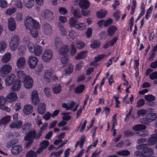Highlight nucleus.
Returning <instances> with one entry per match:
<instances>
[{"mask_svg":"<svg viewBox=\"0 0 157 157\" xmlns=\"http://www.w3.org/2000/svg\"><path fill=\"white\" fill-rule=\"evenodd\" d=\"M15 6L17 9H22L23 7L22 2L19 0H17L16 2Z\"/></svg>","mask_w":157,"mask_h":157,"instance_id":"55","label":"nucleus"},{"mask_svg":"<svg viewBox=\"0 0 157 157\" xmlns=\"http://www.w3.org/2000/svg\"><path fill=\"white\" fill-rule=\"evenodd\" d=\"M157 142V132L151 135L148 140V143L149 145L155 144Z\"/></svg>","mask_w":157,"mask_h":157,"instance_id":"25","label":"nucleus"},{"mask_svg":"<svg viewBox=\"0 0 157 157\" xmlns=\"http://www.w3.org/2000/svg\"><path fill=\"white\" fill-rule=\"evenodd\" d=\"M116 153L120 155L127 156L130 153V152L127 150H123L116 152Z\"/></svg>","mask_w":157,"mask_h":157,"instance_id":"43","label":"nucleus"},{"mask_svg":"<svg viewBox=\"0 0 157 157\" xmlns=\"http://www.w3.org/2000/svg\"><path fill=\"white\" fill-rule=\"evenodd\" d=\"M48 126V124L47 123H44L41 127L40 131L37 134H36V136H35L36 137H35L36 138H39L42 134V131L46 129Z\"/></svg>","mask_w":157,"mask_h":157,"instance_id":"40","label":"nucleus"},{"mask_svg":"<svg viewBox=\"0 0 157 157\" xmlns=\"http://www.w3.org/2000/svg\"><path fill=\"white\" fill-rule=\"evenodd\" d=\"M147 113L146 111L143 109L139 110L137 112V114L139 116H143Z\"/></svg>","mask_w":157,"mask_h":157,"instance_id":"52","label":"nucleus"},{"mask_svg":"<svg viewBox=\"0 0 157 157\" xmlns=\"http://www.w3.org/2000/svg\"><path fill=\"white\" fill-rule=\"evenodd\" d=\"M76 19L71 17L70 19L69 25L71 27H74L78 30H82L86 28V25L84 23H78Z\"/></svg>","mask_w":157,"mask_h":157,"instance_id":"3","label":"nucleus"},{"mask_svg":"<svg viewBox=\"0 0 157 157\" xmlns=\"http://www.w3.org/2000/svg\"><path fill=\"white\" fill-rule=\"evenodd\" d=\"M51 116V114L50 113L46 112L43 116V118L45 120H48L50 119Z\"/></svg>","mask_w":157,"mask_h":157,"instance_id":"60","label":"nucleus"},{"mask_svg":"<svg viewBox=\"0 0 157 157\" xmlns=\"http://www.w3.org/2000/svg\"><path fill=\"white\" fill-rule=\"evenodd\" d=\"M69 46L67 45H65L62 47L59 51V52L61 56V63L63 67H65L68 65V64H71L68 62L69 59L67 54L68 52Z\"/></svg>","mask_w":157,"mask_h":157,"instance_id":"2","label":"nucleus"},{"mask_svg":"<svg viewBox=\"0 0 157 157\" xmlns=\"http://www.w3.org/2000/svg\"><path fill=\"white\" fill-rule=\"evenodd\" d=\"M7 47L6 43L4 41L0 42V53H3L5 51Z\"/></svg>","mask_w":157,"mask_h":157,"instance_id":"35","label":"nucleus"},{"mask_svg":"<svg viewBox=\"0 0 157 157\" xmlns=\"http://www.w3.org/2000/svg\"><path fill=\"white\" fill-rule=\"evenodd\" d=\"M15 76L13 74H11L8 75L5 80V84L6 86H10L12 83L15 78Z\"/></svg>","mask_w":157,"mask_h":157,"instance_id":"19","label":"nucleus"},{"mask_svg":"<svg viewBox=\"0 0 157 157\" xmlns=\"http://www.w3.org/2000/svg\"><path fill=\"white\" fill-rule=\"evenodd\" d=\"M11 119V116L10 115L5 116L0 120V124L1 125H6L10 122Z\"/></svg>","mask_w":157,"mask_h":157,"instance_id":"27","label":"nucleus"},{"mask_svg":"<svg viewBox=\"0 0 157 157\" xmlns=\"http://www.w3.org/2000/svg\"><path fill=\"white\" fill-rule=\"evenodd\" d=\"M7 3L5 0H0V7L2 8H4L6 7Z\"/></svg>","mask_w":157,"mask_h":157,"instance_id":"57","label":"nucleus"},{"mask_svg":"<svg viewBox=\"0 0 157 157\" xmlns=\"http://www.w3.org/2000/svg\"><path fill=\"white\" fill-rule=\"evenodd\" d=\"M33 107L30 104L25 105L23 109V113L25 115L30 114L33 111Z\"/></svg>","mask_w":157,"mask_h":157,"instance_id":"21","label":"nucleus"},{"mask_svg":"<svg viewBox=\"0 0 157 157\" xmlns=\"http://www.w3.org/2000/svg\"><path fill=\"white\" fill-rule=\"evenodd\" d=\"M53 72V71L51 68L46 70L44 72L43 76L44 80L47 82H50L51 79V76Z\"/></svg>","mask_w":157,"mask_h":157,"instance_id":"16","label":"nucleus"},{"mask_svg":"<svg viewBox=\"0 0 157 157\" xmlns=\"http://www.w3.org/2000/svg\"><path fill=\"white\" fill-rule=\"evenodd\" d=\"M8 27L9 29L11 31H13L15 30L16 27V23L13 18H10L8 19Z\"/></svg>","mask_w":157,"mask_h":157,"instance_id":"17","label":"nucleus"},{"mask_svg":"<svg viewBox=\"0 0 157 157\" xmlns=\"http://www.w3.org/2000/svg\"><path fill=\"white\" fill-rule=\"evenodd\" d=\"M146 127L143 124H137L133 126L132 129L135 131H139L144 130L146 129Z\"/></svg>","mask_w":157,"mask_h":157,"instance_id":"39","label":"nucleus"},{"mask_svg":"<svg viewBox=\"0 0 157 157\" xmlns=\"http://www.w3.org/2000/svg\"><path fill=\"white\" fill-rule=\"evenodd\" d=\"M65 67H67L65 69V75L67 76L72 72L73 70V66L71 64H68V65Z\"/></svg>","mask_w":157,"mask_h":157,"instance_id":"31","label":"nucleus"},{"mask_svg":"<svg viewBox=\"0 0 157 157\" xmlns=\"http://www.w3.org/2000/svg\"><path fill=\"white\" fill-rule=\"evenodd\" d=\"M43 33L46 35H49L52 33L51 26L48 24H45L42 28Z\"/></svg>","mask_w":157,"mask_h":157,"instance_id":"18","label":"nucleus"},{"mask_svg":"<svg viewBox=\"0 0 157 157\" xmlns=\"http://www.w3.org/2000/svg\"><path fill=\"white\" fill-rule=\"evenodd\" d=\"M144 98L146 101L148 102L152 101L155 100V97L151 94L145 95L144 97Z\"/></svg>","mask_w":157,"mask_h":157,"instance_id":"47","label":"nucleus"},{"mask_svg":"<svg viewBox=\"0 0 157 157\" xmlns=\"http://www.w3.org/2000/svg\"><path fill=\"white\" fill-rule=\"evenodd\" d=\"M75 43L77 48L79 49H82L85 46V44L80 41H78Z\"/></svg>","mask_w":157,"mask_h":157,"instance_id":"51","label":"nucleus"},{"mask_svg":"<svg viewBox=\"0 0 157 157\" xmlns=\"http://www.w3.org/2000/svg\"><path fill=\"white\" fill-rule=\"evenodd\" d=\"M11 57V54L9 52H7L2 56L1 62L3 63H6L10 60Z\"/></svg>","mask_w":157,"mask_h":157,"instance_id":"24","label":"nucleus"},{"mask_svg":"<svg viewBox=\"0 0 157 157\" xmlns=\"http://www.w3.org/2000/svg\"><path fill=\"white\" fill-rule=\"evenodd\" d=\"M146 147L144 149H143L142 152L139 151H136L135 152V154L136 156H147L151 155H152L153 153V151L152 149Z\"/></svg>","mask_w":157,"mask_h":157,"instance_id":"7","label":"nucleus"},{"mask_svg":"<svg viewBox=\"0 0 157 157\" xmlns=\"http://www.w3.org/2000/svg\"><path fill=\"white\" fill-rule=\"evenodd\" d=\"M44 91L46 96L48 97L50 95L51 93L50 88L45 87L44 89Z\"/></svg>","mask_w":157,"mask_h":157,"instance_id":"58","label":"nucleus"},{"mask_svg":"<svg viewBox=\"0 0 157 157\" xmlns=\"http://www.w3.org/2000/svg\"><path fill=\"white\" fill-rule=\"evenodd\" d=\"M49 144V141L47 140H44L40 144V147L44 149Z\"/></svg>","mask_w":157,"mask_h":157,"instance_id":"48","label":"nucleus"},{"mask_svg":"<svg viewBox=\"0 0 157 157\" xmlns=\"http://www.w3.org/2000/svg\"><path fill=\"white\" fill-rule=\"evenodd\" d=\"M38 63V59L36 57L30 56L28 57L27 63L29 67L32 69L35 68Z\"/></svg>","mask_w":157,"mask_h":157,"instance_id":"8","label":"nucleus"},{"mask_svg":"<svg viewBox=\"0 0 157 157\" xmlns=\"http://www.w3.org/2000/svg\"><path fill=\"white\" fill-rule=\"evenodd\" d=\"M28 76L23 71L18 70L16 73V76L18 80H19L20 81H21L22 82Z\"/></svg>","mask_w":157,"mask_h":157,"instance_id":"23","label":"nucleus"},{"mask_svg":"<svg viewBox=\"0 0 157 157\" xmlns=\"http://www.w3.org/2000/svg\"><path fill=\"white\" fill-rule=\"evenodd\" d=\"M25 88L27 89H30L32 87L33 81L32 78L29 76H28L22 82Z\"/></svg>","mask_w":157,"mask_h":157,"instance_id":"13","label":"nucleus"},{"mask_svg":"<svg viewBox=\"0 0 157 157\" xmlns=\"http://www.w3.org/2000/svg\"><path fill=\"white\" fill-rule=\"evenodd\" d=\"M103 111L105 112L106 116H107L110 112V109L107 107H104L103 108Z\"/></svg>","mask_w":157,"mask_h":157,"instance_id":"64","label":"nucleus"},{"mask_svg":"<svg viewBox=\"0 0 157 157\" xmlns=\"http://www.w3.org/2000/svg\"><path fill=\"white\" fill-rule=\"evenodd\" d=\"M156 118V114L155 113H149L147 116V118L141 119L140 121L142 123L148 124L150 122L155 120Z\"/></svg>","mask_w":157,"mask_h":157,"instance_id":"9","label":"nucleus"},{"mask_svg":"<svg viewBox=\"0 0 157 157\" xmlns=\"http://www.w3.org/2000/svg\"><path fill=\"white\" fill-rule=\"evenodd\" d=\"M31 100L32 103L34 105H37L40 102V99L38 94L36 90H33L31 94Z\"/></svg>","mask_w":157,"mask_h":157,"instance_id":"12","label":"nucleus"},{"mask_svg":"<svg viewBox=\"0 0 157 157\" xmlns=\"http://www.w3.org/2000/svg\"><path fill=\"white\" fill-rule=\"evenodd\" d=\"M24 23L26 27L30 30L31 35L33 37H37L38 35L37 29L40 27L39 23L29 16L25 17Z\"/></svg>","mask_w":157,"mask_h":157,"instance_id":"1","label":"nucleus"},{"mask_svg":"<svg viewBox=\"0 0 157 157\" xmlns=\"http://www.w3.org/2000/svg\"><path fill=\"white\" fill-rule=\"evenodd\" d=\"M29 51L31 53H33L36 48V45H34L32 43L29 42L27 44Z\"/></svg>","mask_w":157,"mask_h":157,"instance_id":"45","label":"nucleus"},{"mask_svg":"<svg viewBox=\"0 0 157 157\" xmlns=\"http://www.w3.org/2000/svg\"><path fill=\"white\" fill-rule=\"evenodd\" d=\"M25 50V48L24 46H21L18 49V53L21 56L23 55Z\"/></svg>","mask_w":157,"mask_h":157,"instance_id":"54","label":"nucleus"},{"mask_svg":"<svg viewBox=\"0 0 157 157\" xmlns=\"http://www.w3.org/2000/svg\"><path fill=\"white\" fill-rule=\"evenodd\" d=\"M75 102L74 101H71L68 104L63 103L62 106L66 109V110L72 109L73 111H75L77 110L78 105L75 106Z\"/></svg>","mask_w":157,"mask_h":157,"instance_id":"15","label":"nucleus"},{"mask_svg":"<svg viewBox=\"0 0 157 157\" xmlns=\"http://www.w3.org/2000/svg\"><path fill=\"white\" fill-rule=\"evenodd\" d=\"M79 5L82 9H86L89 7L90 3L87 0H80Z\"/></svg>","mask_w":157,"mask_h":157,"instance_id":"26","label":"nucleus"},{"mask_svg":"<svg viewBox=\"0 0 157 157\" xmlns=\"http://www.w3.org/2000/svg\"><path fill=\"white\" fill-rule=\"evenodd\" d=\"M87 52L84 51L78 53L75 56V59H79L85 58L87 55Z\"/></svg>","mask_w":157,"mask_h":157,"instance_id":"41","label":"nucleus"},{"mask_svg":"<svg viewBox=\"0 0 157 157\" xmlns=\"http://www.w3.org/2000/svg\"><path fill=\"white\" fill-rule=\"evenodd\" d=\"M61 42L59 39L56 38L55 40V44L56 47H58L61 45Z\"/></svg>","mask_w":157,"mask_h":157,"instance_id":"63","label":"nucleus"},{"mask_svg":"<svg viewBox=\"0 0 157 157\" xmlns=\"http://www.w3.org/2000/svg\"><path fill=\"white\" fill-rule=\"evenodd\" d=\"M16 65L18 69H24L26 64V60L24 57L19 58L16 61Z\"/></svg>","mask_w":157,"mask_h":157,"instance_id":"14","label":"nucleus"},{"mask_svg":"<svg viewBox=\"0 0 157 157\" xmlns=\"http://www.w3.org/2000/svg\"><path fill=\"white\" fill-rule=\"evenodd\" d=\"M62 86L60 84H56L52 87V90L55 94H59L61 91Z\"/></svg>","mask_w":157,"mask_h":157,"instance_id":"33","label":"nucleus"},{"mask_svg":"<svg viewBox=\"0 0 157 157\" xmlns=\"http://www.w3.org/2000/svg\"><path fill=\"white\" fill-rule=\"evenodd\" d=\"M37 112L38 113L42 114L45 111V105L44 103L40 104L37 108Z\"/></svg>","mask_w":157,"mask_h":157,"instance_id":"34","label":"nucleus"},{"mask_svg":"<svg viewBox=\"0 0 157 157\" xmlns=\"http://www.w3.org/2000/svg\"><path fill=\"white\" fill-rule=\"evenodd\" d=\"M21 146L20 145L14 146L11 150L12 153L14 155L18 154L22 151Z\"/></svg>","mask_w":157,"mask_h":157,"instance_id":"30","label":"nucleus"},{"mask_svg":"<svg viewBox=\"0 0 157 157\" xmlns=\"http://www.w3.org/2000/svg\"><path fill=\"white\" fill-rule=\"evenodd\" d=\"M21 109V104L20 102L15 103L14 106V109L16 111H19Z\"/></svg>","mask_w":157,"mask_h":157,"instance_id":"53","label":"nucleus"},{"mask_svg":"<svg viewBox=\"0 0 157 157\" xmlns=\"http://www.w3.org/2000/svg\"><path fill=\"white\" fill-rule=\"evenodd\" d=\"M85 137L84 136H82L81 137L79 141H78L76 145H75V147L78 146H79L80 148H82V146L85 142Z\"/></svg>","mask_w":157,"mask_h":157,"instance_id":"37","label":"nucleus"},{"mask_svg":"<svg viewBox=\"0 0 157 157\" xmlns=\"http://www.w3.org/2000/svg\"><path fill=\"white\" fill-rule=\"evenodd\" d=\"M12 70V67L11 65L9 64L3 65L0 68V75L5 77L11 72Z\"/></svg>","mask_w":157,"mask_h":157,"instance_id":"5","label":"nucleus"},{"mask_svg":"<svg viewBox=\"0 0 157 157\" xmlns=\"http://www.w3.org/2000/svg\"><path fill=\"white\" fill-rule=\"evenodd\" d=\"M6 98L10 102L15 101L18 98L17 93L14 92L9 93L7 95Z\"/></svg>","mask_w":157,"mask_h":157,"instance_id":"20","label":"nucleus"},{"mask_svg":"<svg viewBox=\"0 0 157 157\" xmlns=\"http://www.w3.org/2000/svg\"><path fill=\"white\" fill-rule=\"evenodd\" d=\"M21 86V83L20 81L16 80L12 83L11 89L13 91H16L19 90Z\"/></svg>","mask_w":157,"mask_h":157,"instance_id":"22","label":"nucleus"},{"mask_svg":"<svg viewBox=\"0 0 157 157\" xmlns=\"http://www.w3.org/2000/svg\"><path fill=\"white\" fill-rule=\"evenodd\" d=\"M43 52L42 48L38 45H36V48L33 52L35 55L36 56H39L42 54Z\"/></svg>","mask_w":157,"mask_h":157,"instance_id":"32","label":"nucleus"},{"mask_svg":"<svg viewBox=\"0 0 157 157\" xmlns=\"http://www.w3.org/2000/svg\"><path fill=\"white\" fill-rule=\"evenodd\" d=\"M35 131L29 132L25 137V140L29 141L26 144V146L28 147L33 142V139L35 138L36 139L38 138H36L35 137L36 136L35 134Z\"/></svg>","mask_w":157,"mask_h":157,"instance_id":"10","label":"nucleus"},{"mask_svg":"<svg viewBox=\"0 0 157 157\" xmlns=\"http://www.w3.org/2000/svg\"><path fill=\"white\" fill-rule=\"evenodd\" d=\"M149 78L153 80L157 78V72H154L151 74L149 76Z\"/></svg>","mask_w":157,"mask_h":157,"instance_id":"61","label":"nucleus"},{"mask_svg":"<svg viewBox=\"0 0 157 157\" xmlns=\"http://www.w3.org/2000/svg\"><path fill=\"white\" fill-rule=\"evenodd\" d=\"M117 29L116 27L112 25L109 27L108 29V33L110 36L113 35L114 33Z\"/></svg>","mask_w":157,"mask_h":157,"instance_id":"42","label":"nucleus"},{"mask_svg":"<svg viewBox=\"0 0 157 157\" xmlns=\"http://www.w3.org/2000/svg\"><path fill=\"white\" fill-rule=\"evenodd\" d=\"M68 114V113H67L66 112L62 113V114L63 115H65V116L63 117V119L66 121L69 120L70 119V117L69 116L67 115Z\"/></svg>","mask_w":157,"mask_h":157,"instance_id":"62","label":"nucleus"},{"mask_svg":"<svg viewBox=\"0 0 157 157\" xmlns=\"http://www.w3.org/2000/svg\"><path fill=\"white\" fill-rule=\"evenodd\" d=\"M107 13L106 10H98L96 12V15L98 18H101L105 17Z\"/></svg>","mask_w":157,"mask_h":157,"instance_id":"38","label":"nucleus"},{"mask_svg":"<svg viewBox=\"0 0 157 157\" xmlns=\"http://www.w3.org/2000/svg\"><path fill=\"white\" fill-rule=\"evenodd\" d=\"M19 43V38L18 36L14 35L10 38L9 42V46L11 51L16 50L18 48Z\"/></svg>","mask_w":157,"mask_h":157,"instance_id":"4","label":"nucleus"},{"mask_svg":"<svg viewBox=\"0 0 157 157\" xmlns=\"http://www.w3.org/2000/svg\"><path fill=\"white\" fill-rule=\"evenodd\" d=\"M85 87L83 85H79L75 88V92L76 94H80L83 92Z\"/></svg>","mask_w":157,"mask_h":157,"instance_id":"44","label":"nucleus"},{"mask_svg":"<svg viewBox=\"0 0 157 157\" xmlns=\"http://www.w3.org/2000/svg\"><path fill=\"white\" fill-rule=\"evenodd\" d=\"M22 125V122L20 120H18L16 122H13L10 125L11 128H21Z\"/></svg>","mask_w":157,"mask_h":157,"instance_id":"29","label":"nucleus"},{"mask_svg":"<svg viewBox=\"0 0 157 157\" xmlns=\"http://www.w3.org/2000/svg\"><path fill=\"white\" fill-rule=\"evenodd\" d=\"M24 2L25 3V6L28 9H31L34 4V0H24Z\"/></svg>","mask_w":157,"mask_h":157,"instance_id":"36","label":"nucleus"},{"mask_svg":"<svg viewBox=\"0 0 157 157\" xmlns=\"http://www.w3.org/2000/svg\"><path fill=\"white\" fill-rule=\"evenodd\" d=\"M53 54L50 50L46 49L44 51L41 56L42 59L44 62H49L52 59Z\"/></svg>","mask_w":157,"mask_h":157,"instance_id":"6","label":"nucleus"},{"mask_svg":"<svg viewBox=\"0 0 157 157\" xmlns=\"http://www.w3.org/2000/svg\"><path fill=\"white\" fill-rule=\"evenodd\" d=\"M145 103V101L143 99H140L137 102L136 107H140L144 105Z\"/></svg>","mask_w":157,"mask_h":157,"instance_id":"56","label":"nucleus"},{"mask_svg":"<svg viewBox=\"0 0 157 157\" xmlns=\"http://www.w3.org/2000/svg\"><path fill=\"white\" fill-rule=\"evenodd\" d=\"M6 102V98L3 96H0V109L10 112L11 109L10 108L5 106Z\"/></svg>","mask_w":157,"mask_h":157,"instance_id":"11","label":"nucleus"},{"mask_svg":"<svg viewBox=\"0 0 157 157\" xmlns=\"http://www.w3.org/2000/svg\"><path fill=\"white\" fill-rule=\"evenodd\" d=\"M107 56L105 54H102L98 55L95 58V60L96 61H99L102 59L106 58Z\"/></svg>","mask_w":157,"mask_h":157,"instance_id":"50","label":"nucleus"},{"mask_svg":"<svg viewBox=\"0 0 157 157\" xmlns=\"http://www.w3.org/2000/svg\"><path fill=\"white\" fill-rule=\"evenodd\" d=\"M113 22V20L110 18L104 20V26L107 27L111 24Z\"/></svg>","mask_w":157,"mask_h":157,"instance_id":"49","label":"nucleus"},{"mask_svg":"<svg viewBox=\"0 0 157 157\" xmlns=\"http://www.w3.org/2000/svg\"><path fill=\"white\" fill-rule=\"evenodd\" d=\"M21 127L22 132L24 133H25L28 132V133H29V132L35 131L34 130L30 131L31 128V127L30 123L29 122L25 123Z\"/></svg>","mask_w":157,"mask_h":157,"instance_id":"28","label":"nucleus"},{"mask_svg":"<svg viewBox=\"0 0 157 157\" xmlns=\"http://www.w3.org/2000/svg\"><path fill=\"white\" fill-rule=\"evenodd\" d=\"M76 53V49L74 46V44H71V49L70 50L71 54V55H74Z\"/></svg>","mask_w":157,"mask_h":157,"instance_id":"59","label":"nucleus"},{"mask_svg":"<svg viewBox=\"0 0 157 157\" xmlns=\"http://www.w3.org/2000/svg\"><path fill=\"white\" fill-rule=\"evenodd\" d=\"M100 44L99 41L97 40H94L91 43L90 45L91 47L93 48H96L98 47Z\"/></svg>","mask_w":157,"mask_h":157,"instance_id":"46","label":"nucleus"}]
</instances>
